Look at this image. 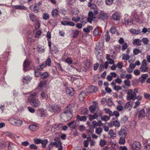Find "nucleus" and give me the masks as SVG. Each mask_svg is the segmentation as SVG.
<instances>
[{
    "label": "nucleus",
    "mask_w": 150,
    "mask_h": 150,
    "mask_svg": "<svg viewBox=\"0 0 150 150\" xmlns=\"http://www.w3.org/2000/svg\"><path fill=\"white\" fill-rule=\"evenodd\" d=\"M23 94L24 95L30 94V96L28 98V101L32 106L37 108L39 107L41 103L40 101L35 98L37 96V94L36 93L31 92H29L28 93H23Z\"/></svg>",
    "instance_id": "obj_1"
},
{
    "label": "nucleus",
    "mask_w": 150,
    "mask_h": 150,
    "mask_svg": "<svg viewBox=\"0 0 150 150\" xmlns=\"http://www.w3.org/2000/svg\"><path fill=\"white\" fill-rule=\"evenodd\" d=\"M8 121L11 124L16 126H21L23 123L21 120L17 117H12L9 118Z\"/></svg>",
    "instance_id": "obj_2"
},
{
    "label": "nucleus",
    "mask_w": 150,
    "mask_h": 150,
    "mask_svg": "<svg viewBox=\"0 0 150 150\" xmlns=\"http://www.w3.org/2000/svg\"><path fill=\"white\" fill-rule=\"evenodd\" d=\"M48 110L52 112L59 113L61 111V106L59 104H54V105H49L47 106Z\"/></svg>",
    "instance_id": "obj_3"
},
{
    "label": "nucleus",
    "mask_w": 150,
    "mask_h": 150,
    "mask_svg": "<svg viewBox=\"0 0 150 150\" xmlns=\"http://www.w3.org/2000/svg\"><path fill=\"white\" fill-rule=\"evenodd\" d=\"M139 22V20L138 18L134 19L133 18L132 20L131 18H125L122 21V23L125 25H130L132 24H135L137 22Z\"/></svg>",
    "instance_id": "obj_4"
},
{
    "label": "nucleus",
    "mask_w": 150,
    "mask_h": 150,
    "mask_svg": "<svg viewBox=\"0 0 150 150\" xmlns=\"http://www.w3.org/2000/svg\"><path fill=\"white\" fill-rule=\"evenodd\" d=\"M139 70L143 72H147L149 71V68L145 59L143 60Z\"/></svg>",
    "instance_id": "obj_5"
},
{
    "label": "nucleus",
    "mask_w": 150,
    "mask_h": 150,
    "mask_svg": "<svg viewBox=\"0 0 150 150\" xmlns=\"http://www.w3.org/2000/svg\"><path fill=\"white\" fill-rule=\"evenodd\" d=\"M102 48V47L99 45H97L95 48V52L96 54L97 55L96 57L97 59L99 60L100 61L103 62L102 59L103 57L102 55H100V52H99V51L101 50Z\"/></svg>",
    "instance_id": "obj_6"
},
{
    "label": "nucleus",
    "mask_w": 150,
    "mask_h": 150,
    "mask_svg": "<svg viewBox=\"0 0 150 150\" xmlns=\"http://www.w3.org/2000/svg\"><path fill=\"white\" fill-rule=\"evenodd\" d=\"M136 94L132 93V89L129 90L127 92V99L128 100H134L136 99Z\"/></svg>",
    "instance_id": "obj_7"
},
{
    "label": "nucleus",
    "mask_w": 150,
    "mask_h": 150,
    "mask_svg": "<svg viewBox=\"0 0 150 150\" xmlns=\"http://www.w3.org/2000/svg\"><path fill=\"white\" fill-rule=\"evenodd\" d=\"M87 124L89 127V132L91 133H93L94 132V128L98 125V123L96 121H93L92 122V124L89 122H87Z\"/></svg>",
    "instance_id": "obj_8"
},
{
    "label": "nucleus",
    "mask_w": 150,
    "mask_h": 150,
    "mask_svg": "<svg viewBox=\"0 0 150 150\" xmlns=\"http://www.w3.org/2000/svg\"><path fill=\"white\" fill-rule=\"evenodd\" d=\"M61 115L63 117H67V120H70L73 116L72 113L68 110L62 113Z\"/></svg>",
    "instance_id": "obj_9"
},
{
    "label": "nucleus",
    "mask_w": 150,
    "mask_h": 150,
    "mask_svg": "<svg viewBox=\"0 0 150 150\" xmlns=\"http://www.w3.org/2000/svg\"><path fill=\"white\" fill-rule=\"evenodd\" d=\"M131 147L133 150H139L141 148V143L135 141L132 144Z\"/></svg>",
    "instance_id": "obj_10"
},
{
    "label": "nucleus",
    "mask_w": 150,
    "mask_h": 150,
    "mask_svg": "<svg viewBox=\"0 0 150 150\" xmlns=\"http://www.w3.org/2000/svg\"><path fill=\"white\" fill-rule=\"evenodd\" d=\"M88 6L90 7L91 10L94 11V13L95 15H97L98 13V10L97 8V7L93 3H92L91 2L88 3Z\"/></svg>",
    "instance_id": "obj_11"
},
{
    "label": "nucleus",
    "mask_w": 150,
    "mask_h": 150,
    "mask_svg": "<svg viewBox=\"0 0 150 150\" xmlns=\"http://www.w3.org/2000/svg\"><path fill=\"white\" fill-rule=\"evenodd\" d=\"M96 15L95 14L94 12L91 11H89L88 13V17L87 18V21L88 22L91 23L92 21L96 18L95 16Z\"/></svg>",
    "instance_id": "obj_12"
},
{
    "label": "nucleus",
    "mask_w": 150,
    "mask_h": 150,
    "mask_svg": "<svg viewBox=\"0 0 150 150\" xmlns=\"http://www.w3.org/2000/svg\"><path fill=\"white\" fill-rule=\"evenodd\" d=\"M98 88L96 86H91L89 87L86 90L87 93H95L98 90Z\"/></svg>",
    "instance_id": "obj_13"
},
{
    "label": "nucleus",
    "mask_w": 150,
    "mask_h": 150,
    "mask_svg": "<svg viewBox=\"0 0 150 150\" xmlns=\"http://www.w3.org/2000/svg\"><path fill=\"white\" fill-rule=\"evenodd\" d=\"M109 17V15L107 13H105L103 11L100 12V14L98 16V19H102L103 20H107Z\"/></svg>",
    "instance_id": "obj_14"
},
{
    "label": "nucleus",
    "mask_w": 150,
    "mask_h": 150,
    "mask_svg": "<svg viewBox=\"0 0 150 150\" xmlns=\"http://www.w3.org/2000/svg\"><path fill=\"white\" fill-rule=\"evenodd\" d=\"M38 115L40 117H43L47 115L46 110L43 109H38L37 111Z\"/></svg>",
    "instance_id": "obj_15"
},
{
    "label": "nucleus",
    "mask_w": 150,
    "mask_h": 150,
    "mask_svg": "<svg viewBox=\"0 0 150 150\" xmlns=\"http://www.w3.org/2000/svg\"><path fill=\"white\" fill-rule=\"evenodd\" d=\"M30 9L36 13L38 12L39 7L36 5H33L30 6Z\"/></svg>",
    "instance_id": "obj_16"
},
{
    "label": "nucleus",
    "mask_w": 150,
    "mask_h": 150,
    "mask_svg": "<svg viewBox=\"0 0 150 150\" xmlns=\"http://www.w3.org/2000/svg\"><path fill=\"white\" fill-rule=\"evenodd\" d=\"M118 133L119 137H126L127 132L125 129L121 128L118 132Z\"/></svg>",
    "instance_id": "obj_17"
},
{
    "label": "nucleus",
    "mask_w": 150,
    "mask_h": 150,
    "mask_svg": "<svg viewBox=\"0 0 150 150\" xmlns=\"http://www.w3.org/2000/svg\"><path fill=\"white\" fill-rule=\"evenodd\" d=\"M30 63V61L29 60L26 59L25 60L23 65L24 71H26L28 70V67Z\"/></svg>",
    "instance_id": "obj_18"
},
{
    "label": "nucleus",
    "mask_w": 150,
    "mask_h": 150,
    "mask_svg": "<svg viewBox=\"0 0 150 150\" xmlns=\"http://www.w3.org/2000/svg\"><path fill=\"white\" fill-rule=\"evenodd\" d=\"M40 96L42 99L46 100L48 98V96L47 93L43 91H40Z\"/></svg>",
    "instance_id": "obj_19"
},
{
    "label": "nucleus",
    "mask_w": 150,
    "mask_h": 150,
    "mask_svg": "<svg viewBox=\"0 0 150 150\" xmlns=\"http://www.w3.org/2000/svg\"><path fill=\"white\" fill-rule=\"evenodd\" d=\"M132 103L130 102H127L124 106V108L127 111L130 110L132 106Z\"/></svg>",
    "instance_id": "obj_20"
},
{
    "label": "nucleus",
    "mask_w": 150,
    "mask_h": 150,
    "mask_svg": "<svg viewBox=\"0 0 150 150\" xmlns=\"http://www.w3.org/2000/svg\"><path fill=\"white\" fill-rule=\"evenodd\" d=\"M29 129L32 131L35 132L39 129V127L35 124H32L29 126Z\"/></svg>",
    "instance_id": "obj_21"
},
{
    "label": "nucleus",
    "mask_w": 150,
    "mask_h": 150,
    "mask_svg": "<svg viewBox=\"0 0 150 150\" xmlns=\"http://www.w3.org/2000/svg\"><path fill=\"white\" fill-rule=\"evenodd\" d=\"M138 5L143 8H145L147 7L146 1L144 0H140L138 2Z\"/></svg>",
    "instance_id": "obj_22"
},
{
    "label": "nucleus",
    "mask_w": 150,
    "mask_h": 150,
    "mask_svg": "<svg viewBox=\"0 0 150 150\" xmlns=\"http://www.w3.org/2000/svg\"><path fill=\"white\" fill-rule=\"evenodd\" d=\"M66 93L67 94L72 96L74 94V91L71 88H67L66 89Z\"/></svg>",
    "instance_id": "obj_23"
},
{
    "label": "nucleus",
    "mask_w": 150,
    "mask_h": 150,
    "mask_svg": "<svg viewBox=\"0 0 150 150\" xmlns=\"http://www.w3.org/2000/svg\"><path fill=\"white\" fill-rule=\"evenodd\" d=\"M111 85L113 87L115 91H118L122 89V88L120 86L116 85L115 82L114 81L112 82Z\"/></svg>",
    "instance_id": "obj_24"
},
{
    "label": "nucleus",
    "mask_w": 150,
    "mask_h": 150,
    "mask_svg": "<svg viewBox=\"0 0 150 150\" xmlns=\"http://www.w3.org/2000/svg\"><path fill=\"white\" fill-rule=\"evenodd\" d=\"M145 115V112L144 109L141 110L139 112V118L140 119H142L144 117Z\"/></svg>",
    "instance_id": "obj_25"
},
{
    "label": "nucleus",
    "mask_w": 150,
    "mask_h": 150,
    "mask_svg": "<svg viewBox=\"0 0 150 150\" xmlns=\"http://www.w3.org/2000/svg\"><path fill=\"white\" fill-rule=\"evenodd\" d=\"M141 40L139 39L133 40L132 43L134 45L140 46L141 45Z\"/></svg>",
    "instance_id": "obj_26"
},
{
    "label": "nucleus",
    "mask_w": 150,
    "mask_h": 150,
    "mask_svg": "<svg viewBox=\"0 0 150 150\" xmlns=\"http://www.w3.org/2000/svg\"><path fill=\"white\" fill-rule=\"evenodd\" d=\"M112 17L115 20H119L120 19V15L119 13L116 12L112 15Z\"/></svg>",
    "instance_id": "obj_27"
},
{
    "label": "nucleus",
    "mask_w": 150,
    "mask_h": 150,
    "mask_svg": "<svg viewBox=\"0 0 150 150\" xmlns=\"http://www.w3.org/2000/svg\"><path fill=\"white\" fill-rule=\"evenodd\" d=\"M62 126V125L61 124H54L52 127L51 129L52 130H53V129L54 130H55V129L57 130L60 128Z\"/></svg>",
    "instance_id": "obj_28"
},
{
    "label": "nucleus",
    "mask_w": 150,
    "mask_h": 150,
    "mask_svg": "<svg viewBox=\"0 0 150 150\" xmlns=\"http://www.w3.org/2000/svg\"><path fill=\"white\" fill-rule=\"evenodd\" d=\"M12 7L13 8L15 9H23L25 10H27V8L26 7L21 5L13 6Z\"/></svg>",
    "instance_id": "obj_29"
},
{
    "label": "nucleus",
    "mask_w": 150,
    "mask_h": 150,
    "mask_svg": "<svg viewBox=\"0 0 150 150\" xmlns=\"http://www.w3.org/2000/svg\"><path fill=\"white\" fill-rule=\"evenodd\" d=\"M86 94V93L84 91H83L81 92L79 96V100L83 101L85 98Z\"/></svg>",
    "instance_id": "obj_30"
},
{
    "label": "nucleus",
    "mask_w": 150,
    "mask_h": 150,
    "mask_svg": "<svg viewBox=\"0 0 150 150\" xmlns=\"http://www.w3.org/2000/svg\"><path fill=\"white\" fill-rule=\"evenodd\" d=\"M129 31L131 33L134 35H138L140 34L141 33L139 30H136L134 28L131 29H130Z\"/></svg>",
    "instance_id": "obj_31"
},
{
    "label": "nucleus",
    "mask_w": 150,
    "mask_h": 150,
    "mask_svg": "<svg viewBox=\"0 0 150 150\" xmlns=\"http://www.w3.org/2000/svg\"><path fill=\"white\" fill-rule=\"evenodd\" d=\"M32 79L31 77H30L28 76H25L23 78V81L24 83H27L29 82Z\"/></svg>",
    "instance_id": "obj_32"
},
{
    "label": "nucleus",
    "mask_w": 150,
    "mask_h": 150,
    "mask_svg": "<svg viewBox=\"0 0 150 150\" xmlns=\"http://www.w3.org/2000/svg\"><path fill=\"white\" fill-rule=\"evenodd\" d=\"M77 120L78 121H85L86 120V117L85 116H80L79 115H78L76 116Z\"/></svg>",
    "instance_id": "obj_33"
},
{
    "label": "nucleus",
    "mask_w": 150,
    "mask_h": 150,
    "mask_svg": "<svg viewBox=\"0 0 150 150\" xmlns=\"http://www.w3.org/2000/svg\"><path fill=\"white\" fill-rule=\"evenodd\" d=\"M67 125L71 128L74 129L75 128L76 126V122L74 121H73L68 123Z\"/></svg>",
    "instance_id": "obj_34"
},
{
    "label": "nucleus",
    "mask_w": 150,
    "mask_h": 150,
    "mask_svg": "<svg viewBox=\"0 0 150 150\" xmlns=\"http://www.w3.org/2000/svg\"><path fill=\"white\" fill-rule=\"evenodd\" d=\"M108 134L111 137H115L116 136V134L114 132V130L112 129H110L108 132Z\"/></svg>",
    "instance_id": "obj_35"
},
{
    "label": "nucleus",
    "mask_w": 150,
    "mask_h": 150,
    "mask_svg": "<svg viewBox=\"0 0 150 150\" xmlns=\"http://www.w3.org/2000/svg\"><path fill=\"white\" fill-rule=\"evenodd\" d=\"M46 82L45 81H41L40 83L38 88L39 90H42L43 89L44 87L45 86Z\"/></svg>",
    "instance_id": "obj_36"
},
{
    "label": "nucleus",
    "mask_w": 150,
    "mask_h": 150,
    "mask_svg": "<svg viewBox=\"0 0 150 150\" xmlns=\"http://www.w3.org/2000/svg\"><path fill=\"white\" fill-rule=\"evenodd\" d=\"M59 13L58 10L57 9H54L52 11V15L53 17L57 16Z\"/></svg>",
    "instance_id": "obj_37"
},
{
    "label": "nucleus",
    "mask_w": 150,
    "mask_h": 150,
    "mask_svg": "<svg viewBox=\"0 0 150 150\" xmlns=\"http://www.w3.org/2000/svg\"><path fill=\"white\" fill-rule=\"evenodd\" d=\"M120 139L119 141L120 144H124L125 143V138L126 137H120Z\"/></svg>",
    "instance_id": "obj_38"
},
{
    "label": "nucleus",
    "mask_w": 150,
    "mask_h": 150,
    "mask_svg": "<svg viewBox=\"0 0 150 150\" xmlns=\"http://www.w3.org/2000/svg\"><path fill=\"white\" fill-rule=\"evenodd\" d=\"M89 119L91 121L93 120L94 119H96L98 118V115L96 113L93 115H90L89 116Z\"/></svg>",
    "instance_id": "obj_39"
},
{
    "label": "nucleus",
    "mask_w": 150,
    "mask_h": 150,
    "mask_svg": "<svg viewBox=\"0 0 150 150\" xmlns=\"http://www.w3.org/2000/svg\"><path fill=\"white\" fill-rule=\"evenodd\" d=\"M109 64L108 62H105L104 66H103V64H101L100 65L99 68L101 69H102V68H103L104 67H105V69H106L107 68L108 65Z\"/></svg>",
    "instance_id": "obj_40"
},
{
    "label": "nucleus",
    "mask_w": 150,
    "mask_h": 150,
    "mask_svg": "<svg viewBox=\"0 0 150 150\" xmlns=\"http://www.w3.org/2000/svg\"><path fill=\"white\" fill-rule=\"evenodd\" d=\"M93 28L91 26H90L87 28H84L83 29V31L86 33H88L90 32V30H92Z\"/></svg>",
    "instance_id": "obj_41"
},
{
    "label": "nucleus",
    "mask_w": 150,
    "mask_h": 150,
    "mask_svg": "<svg viewBox=\"0 0 150 150\" xmlns=\"http://www.w3.org/2000/svg\"><path fill=\"white\" fill-rule=\"evenodd\" d=\"M130 58L129 55L126 54H122V59L123 60H127Z\"/></svg>",
    "instance_id": "obj_42"
},
{
    "label": "nucleus",
    "mask_w": 150,
    "mask_h": 150,
    "mask_svg": "<svg viewBox=\"0 0 150 150\" xmlns=\"http://www.w3.org/2000/svg\"><path fill=\"white\" fill-rule=\"evenodd\" d=\"M29 17L30 19L33 22L35 21H36V17L33 14H30Z\"/></svg>",
    "instance_id": "obj_43"
},
{
    "label": "nucleus",
    "mask_w": 150,
    "mask_h": 150,
    "mask_svg": "<svg viewBox=\"0 0 150 150\" xmlns=\"http://www.w3.org/2000/svg\"><path fill=\"white\" fill-rule=\"evenodd\" d=\"M102 131V129L100 127H98L96 128V132L98 134H100Z\"/></svg>",
    "instance_id": "obj_44"
},
{
    "label": "nucleus",
    "mask_w": 150,
    "mask_h": 150,
    "mask_svg": "<svg viewBox=\"0 0 150 150\" xmlns=\"http://www.w3.org/2000/svg\"><path fill=\"white\" fill-rule=\"evenodd\" d=\"M48 141L47 139H44L43 140H42L41 142L42 146L43 147H45L46 146V144H47Z\"/></svg>",
    "instance_id": "obj_45"
},
{
    "label": "nucleus",
    "mask_w": 150,
    "mask_h": 150,
    "mask_svg": "<svg viewBox=\"0 0 150 150\" xmlns=\"http://www.w3.org/2000/svg\"><path fill=\"white\" fill-rule=\"evenodd\" d=\"M41 76L42 78L45 79L49 76V75L47 72H45L42 74Z\"/></svg>",
    "instance_id": "obj_46"
},
{
    "label": "nucleus",
    "mask_w": 150,
    "mask_h": 150,
    "mask_svg": "<svg viewBox=\"0 0 150 150\" xmlns=\"http://www.w3.org/2000/svg\"><path fill=\"white\" fill-rule=\"evenodd\" d=\"M46 66V65L45 64H42L38 66L37 68L38 70L41 71Z\"/></svg>",
    "instance_id": "obj_47"
},
{
    "label": "nucleus",
    "mask_w": 150,
    "mask_h": 150,
    "mask_svg": "<svg viewBox=\"0 0 150 150\" xmlns=\"http://www.w3.org/2000/svg\"><path fill=\"white\" fill-rule=\"evenodd\" d=\"M72 20L74 21L75 22H78L80 19V18L79 17L76 16V17H73L72 18Z\"/></svg>",
    "instance_id": "obj_48"
},
{
    "label": "nucleus",
    "mask_w": 150,
    "mask_h": 150,
    "mask_svg": "<svg viewBox=\"0 0 150 150\" xmlns=\"http://www.w3.org/2000/svg\"><path fill=\"white\" fill-rule=\"evenodd\" d=\"M114 126L115 127H119L120 126V122L117 120L114 121Z\"/></svg>",
    "instance_id": "obj_49"
},
{
    "label": "nucleus",
    "mask_w": 150,
    "mask_h": 150,
    "mask_svg": "<svg viewBox=\"0 0 150 150\" xmlns=\"http://www.w3.org/2000/svg\"><path fill=\"white\" fill-rule=\"evenodd\" d=\"M105 40L106 41H108L110 40V36L108 31L105 34Z\"/></svg>",
    "instance_id": "obj_50"
},
{
    "label": "nucleus",
    "mask_w": 150,
    "mask_h": 150,
    "mask_svg": "<svg viewBox=\"0 0 150 150\" xmlns=\"http://www.w3.org/2000/svg\"><path fill=\"white\" fill-rule=\"evenodd\" d=\"M141 52L140 50L138 48H135L133 50V53L135 55H137Z\"/></svg>",
    "instance_id": "obj_51"
},
{
    "label": "nucleus",
    "mask_w": 150,
    "mask_h": 150,
    "mask_svg": "<svg viewBox=\"0 0 150 150\" xmlns=\"http://www.w3.org/2000/svg\"><path fill=\"white\" fill-rule=\"evenodd\" d=\"M14 145L12 143L10 142H8V150H12V149Z\"/></svg>",
    "instance_id": "obj_52"
},
{
    "label": "nucleus",
    "mask_w": 150,
    "mask_h": 150,
    "mask_svg": "<svg viewBox=\"0 0 150 150\" xmlns=\"http://www.w3.org/2000/svg\"><path fill=\"white\" fill-rule=\"evenodd\" d=\"M73 37L76 38L79 35V31L78 30H75L73 31Z\"/></svg>",
    "instance_id": "obj_53"
},
{
    "label": "nucleus",
    "mask_w": 150,
    "mask_h": 150,
    "mask_svg": "<svg viewBox=\"0 0 150 150\" xmlns=\"http://www.w3.org/2000/svg\"><path fill=\"white\" fill-rule=\"evenodd\" d=\"M65 62L69 64H71L73 63V60L70 58H67L65 60Z\"/></svg>",
    "instance_id": "obj_54"
},
{
    "label": "nucleus",
    "mask_w": 150,
    "mask_h": 150,
    "mask_svg": "<svg viewBox=\"0 0 150 150\" xmlns=\"http://www.w3.org/2000/svg\"><path fill=\"white\" fill-rule=\"evenodd\" d=\"M43 18L44 20H47L49 19V14L47 13H45L43 16Z\"/></svg>",
    "instance_id": "obj_55"
},
{
    "label": "nucleus",
    "mask_w": 150,
    "mask_h": 150,
    "mask_svg": "<svg viewBox=\"0 0 150 150\" xmlns=\"http://www.w3.org/2000/svg\"><path fill=\"white\" fill-rule=\"evenodd\" d=\"M127 117L126 116H124L120 120V122L121 123H124L127 120Z\"/></svg>",
    "instance_id": "obj_56"
},
{
    "label": "nucleus",
    "mask_w": 150,
    "mask_h": 150,
    "mask_svg": "<svg viewBox=\"0 0 150 150\" xmlns=\"http://www.w3.org/2000/svg\"><path fill=\"white\" fill-rule=\"evenodd\" d=\"M106 141L103 139L100 140V145L101 146H104L106 144Z\"/></svg>",
    "instance_id": "obj_57"
},
{
    "label": "nucleus",
    "mask_w": 150,
    "mask_h": 150,
    "mask_svg": "<svg viewBox=\"0 0 150 150\" xmlns=\"http://www.w3.org/2000/svg\"><path fill=\"white\" fill-rule=\"evenodd\" d=\"M96 108L94 105H91L89 108L90 111L92 112H93L95 111Z\"/></svg>",
    "instance_id": "obj_58"
},
{
    "label": "nucleus",
    "mask_w": 150,
    "mask_h": 150,
    "mask_svg": "<svg viewBox=\"0 0 150 150\" xmlns=\"http://www.w3.org/2000/svg\"><path fill=\"white\" fill-rule=\"evenodd\" d=\"M105 110L106 113L109 114L110 116H112V112L109 109L105 108Z\"/></svg>",
    "instance_id": "obj_59"
},
{
    "label": "nucleus",
    "mask_w": 150,
    "mask_h": 150,
    "mask_svg": "<svg viewBox=\"0 0 150 150\" xmlns=\"http://www.w3.org/2000/svg\"><path fill=\"white\" fill-rule=\"evenodd\" d=\"M105 2L107 5L110 6L113 3V0H106Z\"/></svg>",
    "instance_id": "obj_60"
},
{
    "label": "nucleus",
    "mask_w": 150,
    "mask_h": 150,
    "mask_svg": "<svg viewBox=\"0 0 150 150\" xmlns=\"http://www.w3.org/2000/svg\"><path fill=\"white\" fill-rule=\"evenodd\" d=\"M116 31V28L115 27L113 26L110 29V31L112 34H114Z\"/></svg>",
    "instance_id": "obj_61"
},
{
    "label": "nucleus",
    "mask_w": 150,
    "mask_h": 150,
    "mask_svg": "<svg viewBox=\"0 0 150 150\" xmlns=\"http://www.w3.org/2000/svg\"><path fill=\"white\" fill-rule=\"evenodd\" d=\"M125 85L127 86H129L130 85V81L128 79H126L124 81Z\"/></svg>",
    "instance_id": "obj_62"
},
{
    "label": "nucleus",
    "mask_w": 150,
    "mask_h": 150,
    "mask_svg": "<svg viewBox=\"0 0 150 150\" xmlns=\"http://www.w3.org/2000/svg\"><path fill=\"white\" fill-rule=\"evenodd\" d=\"M141 41L144 45L147 44L149 42V40L147 38H143Z\"/></svg>",
    "instance_id": "obj_63"
},
{
    "label": "nucleus",
    "mask_w": 150,
    "mask_h": 150,
    "mask_svg": "<svg viewBox=\"0 0 150 150\" xmlns=\"http://www.w3.org/2000/svg\"><path fill=\"white\" fill-rule=\"evenodd\" d=\"M144 150H150V143L146 144L144 146Z\"/></svg>",
    "instance_id": "obj_64"
}]
</instances>
